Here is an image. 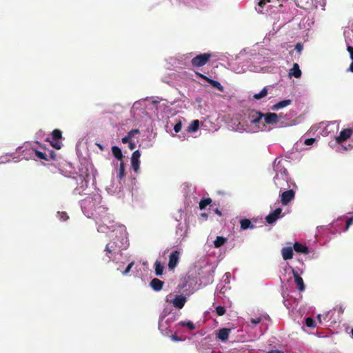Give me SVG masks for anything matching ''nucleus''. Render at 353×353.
Here are the masks:
<instances>
[{"instance_id":"61","label":"nucleus","mask_w":353,"mask_h":353,"mask_svg":"<svg viewBox=\"0 0 353 353\" xmlns=\"http://www.w3.org/2000/svg\"><path fill=\"white\" fill-rule=\"evenodd\" d=\"M317 319H318V321H319V323H321V314H319L317 316Z\"/></svg>"},{"instance_id":"29","label":"nucleus","mask_w":353,"mask_h":353,"mask_svg":"<svg viewBox=\"0 0 353 353\" xmlns=\"http://www.w3.org/2000/svg\"><path fill=\"white\" fill-rule=\"evenodd\" d=\"M227 289L228 288L225 286V285L223 284L222 283L217 285L215 293L217 301L219 298H221V295L225 293Z\"/></svg>"},{"instance_id":"31","label":"nucleus","mask_w":353,"mask_h":353,"mask_svg":"<svg viewBox=\"0 0 353 353\" xmlns=\"http://www.w3.org/2000/svg\"><path fill=\"white\" fill-rule=\"evenodd\" d=\"M199 121L194 120L190 123V124L188 127L187 131L188 132H194L199 129Z\"/></svg>"},{"instance_id":"27","label":"nucleus","mask_w":353,"mask_h":353,"mask_svg":"<svg viewBox=\"0 0 353 353\" xmlns=\"http://www.w3.org/2000/svg\"><path fill=\"white\" fill-rule=\"evenodd\" d=\"M241 228L242 230L254 229V225L248 219H242L240 220Z\"/></svg>"},{"instance_id":"18","label":"nucleus","mask_w":353,"mask_h":353,"mask_svg":"<svg viewBox=\"0 0 353 353\" xmlns=\"http://www.w3.org/2000/svg\"><path fill=\"white\" fill-rule=\"evenodd\" d=\"M215 311L218 316H223L225 314L226 308L231 307V302L229 299L223 300V305L213 304Z\"/></svg>"},{"instance_id":"46","label":"nucleus","mask_w":353,"mask_h":353,"mask_svg":"<svg viewBox=\"0 0 353 353\" xmlns=\"http://www.w3.org/2000/svg\"><path fill=\"white\" fill-rule=\"evenodd\" d=\"M230 276L231 275L229 272L225 273L223 277V282H224L225 284H229Z\"/></svg>"},{"instance_id":"48","label":"nucleus","mask_w":353,"mask_h":353,"mask_svg":"<svg viewBox=\"0 0 353 353\" xmlns=\"http://www.w3.org/2000/svg\"><path fill=\"white\" fill-rule=\"evenodd\" d=\"M299 54H301L303 49V44L301 43H297L294 48Z\"/></svg>"},{"instance_id":"4","label":"nucleus","mask_w":353,"mask_h":353,"mask_svg":"<svg viewBox=\"0 0 353 353\" xmlns=\"http://www.w3.org/2000/svg\"><path fill=\"white\" fill-rule=\"evenodd\" d=\"M238 61L233 62L230 64L231 70L236 73L240 74L245 72L246 70H250L254 72H259L261 71V68L256 65H250L248 62H245L244 60H247L246 51L244 50L239 53L237 58Z\"/></svg>"},{"instance_id":"60","label":"nucleus","mask_w":353,"mask_h":353,"mask_svg":"<svg viewBox=\"0 0 353 353\" xmlns=\"http://www.w3.org/2000/svg\"><path fill=\"white\" fill-rule=\"evenodd\" d=\"M201 217L205 220L208 217V214L206 213H202L201 214Z\"/></svg>"},{"instance_id":"50","label":"nucleus","mask_w":353,"mask_h":353,"mask_svg":"<svg viewBox=\"0 0 353 353\" xmlns=\"http://www.w3.org/2000/svg\"><path fill=\"white\" fill-rule=\"evenodd\" d=\"M315 141H316V139H313V138L306 139L305 140V144L307 145H311L315 142Z\"/></svg>"},{"instance_id":"51","label":"nucleus","mask_w":353,"mask_h":353,"mask_svg":"<svg viewBox=\"0 0 353 353\" xmlns=\"http://www.w3.org/2000/svg\"><path fill=\"white\" fill-rule=\"evenodd\" d=\"M129 145H128V148L132 150H134L135 148H136V144L135 143H134L133 141H132V140L128 143Z\"/></svg>"},{"instance_id":"57","label":"nucleus","mask_w":353,"mask_h":353,"mask_svg":"<svg viewBox=\"0 0 353 353\" xmlns=\"http://www.w3.org/2000/svg\"><path fill=\"white\" fill-rule=\"evenodd\" d=\"M267 353H283V352L278 350H270V351L268 352Z\"/></svg>"},{"instance_id":"64","label":"nucleus","mask_w":353,"mask_h":353,"mask_svg":"<svg viewBox=\"0 0 353 353\" xmlns=\"http://www.w3.org/2000/svg\"><path fill=\"white\" fill-rule=\"evenodd\" d=\"M352 336L353 337V329L352 330Z\"/></svg>"},{"instance_id":"2","label":"nucleus","mask_w":353,"mask_h":353,"mask_svg":"<svg viewBox=\"0 0 353 353\" xmlns=\"http://www.w3.org/2000/svg\"><path fill=\"white\" fill-rule=\"evenodd\" d=\"M129 246V243L125 230H122L119 236H116L105 245L104 251L105 252V261L109 263L117 254H122V251L126 250Z\"/></svg>"},{"instance_id":"41","label":"nucleus","mask_w":353,"mask_h":353,"mask_svg":"<svg viewBox=\"0 0 353 353\" xmlns=\"http://www.w3.org/2000/svg\"><path fill=\"white\" fill-rule=\"evenodd\" d=\"M57 214L59 216V219L61 221H65L69 219V216L65 212H58Z\"/></svg>"},{"instance_id":"39","label":"nucleus","mask_w":353,"mask_h":353,"mask_svg":"<svg viewBox=\"0 0 353 353\" xmlns=\"http://www.w3.org/2000/svg\"><path fill=\"white\" fill-rule=\"evenodd\" d=\"M164 266L156 261V276H160L163 274Z\"/></svg>"},{"instance_id":"36","label":"nucleus","mask_w":353,"mask_h":353,"mask_svg":"<svg viewBox=\"0 0 353 353\" xmlns=\"http://www.w3.org/2000/svg\"><path fill=\"white\" fill-rule=\"evenodd\" d=\"M34 153H35V156L39 159H42V160H45V161H49V159H50L49 158H48V155L45 152L39 151L37 150H34Z\"/></svg>"},{"instance_id":"34","label":"nucleus","mask_w":353,"mask_h":353,"mask_svg":"<svg viewBox=\"0 0 353 353\" xmlns=\"http://www.w3.org/2000/svg\"><path fill=\"white\" fill-rule=\"evenodd\" d=\"M125 176V164L123 162L121 161L119 168L118 172V178L119 180H121Z\"/></svg>"},{"instance_id":"59","label":"nucleus","mask_w":353,"mask_h":353,"mask_svg":"<svg viewBox=\"0 0 353 353\" xmlns=\"http://www.w3.org/2000/svg\"><path fill=\"white\" fill-rule=\"evenodd\" d=\"M348 71H350V72H353V60H352V63H351V64L350 65Z\"/></svg>"},{"instance_id":"5","label":"nucleus","mask_w":353,"mask_h":353,"mask_svg":"<svg viewBox=\"0 0 353 353\" xmlns=\"http://www.w3.org/2000/svg\"><path fill=\"white\" fill-rule=\"evenodd\" d=\"M176 321L174 313L169 312L167 314H162L159 321V330L165 336H170L174 332L172 323Z\"/></svg>"},{"instance_id":"21","label":"nucleus","mask_w":353,"mask_h":353,"mask_svg":"<svg viewBox=\"0 0 353 353\" xmlns=\"http://www.w3.org/2000/svg\"><path fill=\"white\" fill-rule=\"evenodd\" d=\"M230 332L231 329L230 328L220 329L216 334V337L221 341L224 342L228 339Z\"/></svg>"},{"instance_id":"49","label":"nucleus","mask_w":353,"mask_h":353,"mask_svg":"<svg viewBox=\"0 0 353 353\" xmlns=\"http://www.w3.org/2000/svg\"><path fill=\"white\" fill-rule=\"evenodd\" d=\"M283 303L285 305V306L288 308V309H290L291 307H293L292 305L291 304V303L288 301V299L287 298H285L284 296H283Z\"/></svg>"},{"instance_id":"17","label":"nucleus","mask_w":353,"mask_h":353,"mask_svg":"<svg viewBox=\"0 0 353 353\" xmlns=\"http://www.w3.org/2000/svg\"><path fill=\"white\" fill-rule=\"evenodd\" d=\"M282 209L281 208H276L274 210L271 212L266 217L265 220L269 224L274 223L278 219L281 218L283 215L281 214Z\"/></svg>"},{"instance_id":"12","label":"nucleus","mask_w":353,"mask_h":353,"mask_svg":"<svg viewBox=\"0 0 353 353\" xmlns=\"http://www.w3.org/2000/svg\"><path fill=\"white\" fill-rule=\"evenodd\" d=\"M246 57V61L248 62V64L252 66H257L256 64L261 65L265 63V57H263L261 54L252 53V52H250V54ZM258 66L261 68V70L262 68L260 65Z\"/></svg>"},{"instance_id":"56","label":"nucleus","mask_w":353,"mask_h":353,"mask_svg":"<svg viewBox=\"0 0 353 353\" xmlns=\"http://www.w3.org/2000/svg\"><path fill=\"white\" fill-rule=\"evenodd\" d=\"M56 157V154H55V152L52 150H51L50 152V159H54Z\"/></svg>"},{"instance_id":"53","label":"nucleus","mask_w":353,"mask_h":353,"mask_svg":"<svg viewBox=\"0 0 353 353\" xmlns=\"http://www.w3.org/2000/svg\"><path fill=\"white\" fill-rule=\"evenodd\" d=\"M121 141H122L123 143L125 144V143H129L131 140L128 136H125L122 138Z\"/></svg>"},{"instance_id":"23","label":"nucleus","mask_w":353,"mask_h":353,"mask_svg":"<svg viewBox=\"0 0 353 353\" xmlns=\"http://www.w3.org/2000/svg\"><path fill=\"white\" fill-rule=\"evenodd\" d=\"M293 274L297 288L299 291H303L305 290V285L303 279L298 274L297 272L294 270H293Z\"/></svg>"},{"instance_id":"55","label":"nucleus","mask_w":353,"mask_h":353,"mask_svg":"<svg viewBox=\"0 0 353 353\" xmlns=\"http://www.w3.org/2000/svg\"><path fill=\"white\" fill-rule=\"evenodd\" d=\"M347 50L350 54V57L352 59V60H353V47L352 46H348L347 47Z\"/></svg>"},{"instance_id":"25","label":"nucleus","mask_w":353,"mask_h":353,"mask_svg":"<svg viewBox=\"0 0 353 353\" xmlns=\"http://www.w3.org/2000/svg\"><path fill=\"white\" fill-rule=\"evenodd\" d=\"M301 74L302 72L299 68V64L296 63H294L292 68L290 70L289 75L290 77H294L295 78H300Z\"/></svg>"},{"instance_id":"22","label":"nucleus","mask_w":353,"mask_h":353,"mask_svg":"<svg viewBox=\"0 0 353 353\" xmlns=\"http://www.w3.org/2000/svg\"><path fill=\"white\" fill-rule=\"evenodd\" d=\"M293 248L292 247H284L281 250L282 257L284 260L287 261L292 259L293 257Z\"/></svg>"},{"instance_id":"54","label":"nucleus","mask_w":353,"mask_h":353,"mask_svg":"<svg viewBox=\"0 0 353 353\" xmlns=\"http://www.w3.org/2000/svg\"><path fill=\"white\" fill-rule=\"evenodd\" d=\"M347 50L350 54V57L352 59V60H353V47L352 46H348L347 47Z\"/></svg>"},{"instance_id":"9","label":"nucleus","mask_w":353,"mask_h":353,"mask_svg":"<svg viewBox=\"0 0 353 353\" xmlns=\"http://www.w3.org/2000/svg\"><path fill=\"white\" fill-rule=\"evenodd\" d=\"M186 328L187 330L190 331H192L196 330V326L191 321H183L179 322L177 324H176L174 327V334H171L170 337L172 341H181V338L177 336L176 334L181 332V328Z\"/></svg>"},{"instance_id":"20","label":"nucleus","mask_w":353,"mask_h":353,"mask_svg":"<svg viewBox=\"0 0 353 353\" xmlns=\"http://www.w3.org/2000/svg\"><path fill=\"white\" fill-rule=\"evenodd\" d=\"M141 154L139 150L134 151L131 157V165L132 169L135 172H137L139 170V158H140Z\"/></svg>"},{"instance_id":"42","label":"nucleus","mask_w":353,"mask_h":353,"mask_svg":"<svg viewBox=\"0 0 353 353\" xmlns=\"http://www.w3.org/2000/svg\"><path fill=\"white\" fill-rule=\"evenodd\" d=\"M181 128H182L181 121L179 120L173 126L174 132L175 133L179 132L181 131Z\"/></svg>"},{"instance_id":"33","label":"nucleus","mask_w":353,"mask_h":353,"mask_svg":"<svg viewBox=\"0 0 353 353\" xmlns=\"http://www.w3.org/2000/svg\"><path fill=\"white\" fill-rule=\"evenodd\" d=\"M268 94L267 88H263L259 93H256L253 95V99L255 100H260Z\"/></svg>"},{"instance_id":"32","label":"nucleus","mask_w":353,"mask_h":353,"mask_svg":"<svg viewBox=\"0 0 353 353\" xmlns=\"http://www.w3.org/2000/svg\"><path fill=\"white\" fill-rule=\"evenodd\" d=\"M112 152L114 157L117 159L120 160V161L122 160L123 154H122L121 150L118 146H112Z\"/></svg>"},{"instance_id":"16","label":"nucleus","mask_w":353,"mask_h":353,"mask_svg":"<svg viewBox=\"0 0 353 353\" xmlns=\"http://www.w3.org/2000/svg\"><path fill=\"white\" fill-rule=\"evenodd\" d=\"M210 57V55L205 53L197 55L192 59V64L196 67L203 66L208 62Z\"/></svg>"},{"instance_id":"30","label":"nucleus","mask_w":353,"mask_h":353,"mask_svg":"<svg viewBox=\"0 0 353 353\" xmlns=\"http://www.w3.org/2000/svg\"><path fill=\"white\" fill-rule=\"evenodd\" d=\"M201 77L202 78H203L204 79H205L208 82H209L212 85V86L218 89L219 91L222 92L223 90V87L221 85V84L219 81H214L213 79H210L203 75H201Z\"/></svg>"},{"instance_id":"63","label":"nucleus","mask_w":353,"mask_h":353,"mask_svg":"<svg viewBox=\"0 0 353 353\" xmlns=\"http://www.w3.org/2000/svg\"><path fill=\"white\" fill-rule=\"evenodd\" d=\"M339 221H340V222H342V221H343L342 219H339L336 221V224H338V222H339Z\"/></svg>"},{"instance_id":"35","label":"nucleus","mask_w":353,"mask_h":353,"mask_svg":"<svg viewBox=\"0 0 353 353\" xmlns=\"http://www.w3.org/2000/svg\"><path fill=\"white\" fill-rule=\"evenodd\" d=\"M270 0H259V3L256 7V10L259 13H262L263 11V6L268 3L270 2Z\"/></svg>"},{"instance_id":"19","label":"nucleus","mask_w":353,"mask_h":353,"mask_svg":"<svg viewBox=\"0 0 353 353\" xmlns=\"http://www.w3.org/2000/svg\"><path fill=\"white\" fill-rule=\"evenodd\" d=\"M294 198V192L293 190L284 191L281 194V201L283 205H286Z\"/></svg>"},{"instance_id":"3","label":"nucleus","mask_w":353,"mask_h":353,"mask_svg":"<svg viewBox=\"0 0 353 353\" xmlns=\"http://www.w3.org/2000/svg\"><path fill=\"white\" fill-rule=\"evenodd\" d=\"M282 159L277 157L273 162V168L276 172L274 177L275 185L281 189L290 188L295 186V183L288 180L287 170L281 165Z\"/></svg>"},{"instance_id":"14","label":"nucleus","mask_w":353,"mask_h":353,"mask_svg":"<svg viewBox=\"0 0 353 353\" xmlns=\"http://www.w3.org/2000/svg\"><path fill=\"white\" fill-rule=\"evenodd\" d=\"M167 301H169L168 299ZM170 302L176 309L181 310L187 302V297L183 294H178L176 295L172 300H170Z\"/></svg>"},{"instance_id":"52","label":"nucleus","mask_w":353,"mask_h":353,"mask_svg":"<svg viewBox=\"0 0 353 353\" xmlns=\"http://www.w3.org/2000/svg\"><path fill=\"white\" fill-rule=\"evenodd\" d=\"M179 219L177 217H176V219L177 221H180L182 219H183V211L182 209H180L179 210Z\"/></svg>"},{"instance_id":"10","label":"nucleus","mask_w":353,"mask_h":353,"mask_svg":"<svg viewBox=\"0 0 353 353\" xmlns=\"http://www.w3.org/2000/svg\"><path fill=\"white\" fill-rule=\"evenodd\" d=\"M215 266L214 265H207L204 268V270L202 272H206V276H201L200 281L204 285H208L212 283L214 279V273Z\"/></svg>"},{"instance_id":"7","label":"nucleus","mask_w":353,"mask_h":353,"mask_svg":"<svg viewBox=\"0 0 353 353\" xmlns=\"http://www.w3.org/2000/svg\"><path fill=\"white\" fill-rule=\"evenodd\" d=\"M351 134H352L351 129H345V130H342L340 132L339 136L336 137L335 142L334 143L330 142V145L331 147H333V144H339V145H337L335 149L336 152H342L344 150H349V147L345 146V145H341V144L343 141L347 140L348 138H350ZM348 146H350V145Z\"/></svg>"},{"instance_id":"8","label":"nucleus","mask_w":353,"mask_h":353,"mask_svg":"<svg viewBox=\"0 0 353 353\" xmlns=\"http://www.w3.org/2000/svg\"><path fill=\"white\" fill-rule=\"evenodd\" d=\"M183 191L185 196V202L188 205L198 203L199 196L194 187L188 184H183Z\"/></svg>"},{"instance_id":"62","label":"nucleus","mask_w":353,"mask_h":353,"mask_svg":"<svg viewBox=\"0 0 353 353\" xmlns=\"http://www.w3.org/2000/svg\"><path fill=\"white\" fill-rule=\"evenodd\" d=\"M215 212H216V214H218V215H219V216H221V212H220L217 208L215 210Z\"/></svg>"},{"instance_id":"15","label":"nucleus","mask_w":353,"mask_h":353,"mask_svg":"<svg viewBox=\"0 0 353 353\" xmlns=\"http://www.w3.org/2000/svg\"><path fill=\"white\" fill-rule=\"evenodd\" d=\"M176 237L177 241H182L187 236L188 226L185 223H179L176 228Z\"/></svg>"},{"instance_id":"1","label":"nucleus","mask_w":353,"mask_h":353,"mask_svg":"<svg viewBox=\"0 0 353 353\" xmlns=\"http://www.w3.org/2000/svg\"><path fill=\"white\" fill-rule=\"evenodd\" d=\"M250 125L246 126L241 123H239L234 128L235 131L243 132H248L251 133L257 132L259 131L267 130L266 124L272 125L276 128H284L291 125L287 122L281 114L268 112L262 114L259 112L252 111L249 114Z\"/></svg>"},{"instance_id":"40","label":"nucleus","mask_w":353,"mask_h":353,"mask_svg":"<svg viewBox=\"0 0 353 353\" xmlns=\"http://www.w3.org/2000/svg\"><path fill=\"white\" fill-rule=\"evenodd\" d=\"M305 325L308 327H316V323L313 319L310 317H307L305 319Z\"/></svg>"},{"instance_id":"44","label":"nucleus","mask_w":353,"mask_h":353,"mask_svg":"<svg viewBox=\"0 0 353 353\" xmlns=\"http://www.w3.org/2000/svg\"><path fill=\"white\" fill-rule=\"evenodd\" d=\"M134 264V261H132L131 263H130L128 265L127 268L125 269V270H123V271L122 272V274H123V275H126V274H128L130 272L131 268L133 267Z\"/></svg>"},{"instance_id":"38","label":"nucleus","mask_w":353,"mask_h":353,"mask_svg":"<svg viewBox=\"0 0 353 353\" xmlns=\"http://www.w3.org/2000/svg\"><path fill=\"white\" fill-rule=\"evenodd\" d=\"M212 200L210 198L202 199L199 201V208L204 209L207 205L211 203Z\"/></svg>"},{"instance_id":"26","label":"nucleus","mask_w":353,"mask_h":353,"mask_svg":"<svg viewBox=\"0 0 353 353\" xmlns=\"http://www.w3.org/2000/svg\"><path fill=\"white\" fill-rule=\"evenodd\" d=\"M293 248L298 253H301V254H307L309 253V250H308L307 247L300 243H298V242H296L294 244Z\"/></svg>"},{"instance_id":"28","label":"nucleus","mask_w":353,"mask_h":353,"mask_svg":"<svg viewBox=\"0 0 353 353\" xmlns=\"http://www.w3.org/2000/svg\"><path fill=\"white\" fill-rule=\"evenodd\" d=\"M228 239L223 236H217L216 239L212 241V245L216 248H219L223 245Z\"/></svg>"},{"instance_id":"45","label":"nucleus","mask_w":353,"mask_h":353,"mask_svg":"<svg viewBox=\"0 0 353 353\" xmlns=\"http://www.w3.org/2000/svg\"><path fill=\"white\" fill-rule=\"evenodd\" d=\"M164 283L163 281L156 279V291H159L162 289Z\"/></svg>"},{"instance_id":"58","label":"nucleus","mask_w":353,"mask_h":353,"mask_svg":"<svg viewBox=\"0 0 353 353\" xmlns=\"http://www.w3.org/2000/svg\"><path fill=\"white\" fill-rule=\"evenodd\" d=\"M150 286L154 290V279H152L150 283Z\"/></svg>"},{"instance_id":"11","label":"nucleus","mask_w":353,"mask_h":353,"mask_svg":"<svg viewBox=\"0 0 353 353\" xmlns=\"http://www.w3.org/2000/svg\"><path fill=\"white\" fill-rule=\"evenodd\" d=\"M62 132L59 129H55L52 132V140L47 139L46 141L50 142V145L55 149L59 150L61 148Z\"/></svg>"},{"instance_id":"43","label":"nucleus","mask_w":353,"mask_h":353,"mask_svg":"<svg viewBox=\"0 0 353 353\" xmlns=\"http://www.w3.org/2000/svg\"><path fill=\"white\" fill-rule=\"evenodd\" d=\"M140 132L138 129H132L128 133L127 136L130 139V140H132L135 134H138Z\"/></svg>"},{"instance_id":"24","label":"nucleus","mask_w":353,"mask_h":353,"mask_svg":"<svg viewBox=\"0 0 353 353\" xmlns=\"http://www.w3.org/2000/svg\"><path fill=\"white\" fill-rule=\"evenodd\" d=\"M291 103H292V101L290 99H284V100L280 101L278 103H276L272 105V110H279L280 109H282V108H285L288 105H290Z\"/></svg>"},{"instance_id":"37","label":"nucleus","mask_w":353,"mask_h":353,"mask_svg":"<svg viewBox=\"0 0 353 353\" xmlns=\"http://www.w3.org/2000/svg\"><path fill=\"white\" fill-rule=\"evenodd\" d=\"M261 321V317L251 319L250 322H248V327L253 328L256 325L259 324Z\"/></svg>"},{"instance_id":"13","label":"nucleus","mask_w":353,"mask_h":353,"mask_svg":"<svg viewBox=\"0 0 353 353\" xmlns=\"http://www.w3.org/2000/svg\"><path fill=\"white\" fill-rule=\"evenodd\" d=\"M181 255V250H176L170 253L169 255V262H168V268L170 270H173L175 267L177 265L179 257Z\"/></svg>"},{"instance_id":"47","label":"nucleus","mask_w":353,"mask_h":353,"mask_svg":"<svg viewBox=\"0 0 353 353\" xmlns=\"http://www.w3.org/2000/svg\"><path fill=\"white\" fill-rule=\"evenodd\" d=\"M353 223V217H350L347 219L346 221V225L345 229L343 230L344 232L347 231L349 228V227Z\"/></svg>"},{"instance_id":"6","label":"nucleus","mask_w":353,"mask_h":353,"mask_svg":"<svg viewBox=\"0 0 353 353\" xmlns=\"http://www.w3.org/2000/svg\"><path fill=\"white\" fill-rule=\"evenodd\" d=\"M339 128V123L337 121H333L330 122H322L320 123L319 125L316 126H313L311 130H319V134L325 137L329 134L334 133V132H337Z\"/></svg>"}]
</instances>
